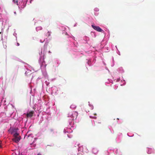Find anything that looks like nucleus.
I'll list each match as a JSON object with an SVG mask.
<instances>
[{
  "label": "nucleus",
  "instance_id": "f257e3e1",
  "mask_svg": "<svg viewBox=\"0 0 155 155\" xmlns=\"http://www.w3.org/2000/svg\"><path fill=\"white\" fill-rule=\"evenodd\" d=\"M14 138L12 139V140L16 143H18L21 140V137L19 135V134L18 133H15L14 134Z\"/></svg>",
  "mask_w": 155,
  "mask_h": 155
},
{
  "label": "nucleus",
  "instance_id": "f03ea898",
  "mask_svg": "<svg viewBox=\"0 0 155 155\" xmlns=\"http://www.w3.org/2000/svg\"><path fill=\"white\" fill-rule=\"evenodd\" d=\"M91 26L93 29L97 31L101 32L102 31V29L99 26H95L94 25H92Z\"/></svg>",
  "mask_w": 155,
  "mask_h": 155
},
{
  "label": "nucleus",
  "instance_id": "7ed1b4c3",
  "mask_svg": "<svg viewBox=\"0 0 155 155\" xmlns=\"http://www.w3.org/2000/svg\"><path fill=\"white\" fill-rule=\"evenodd\" d=\"M34 112L33 111H30L28 113H27L26 115L27 117H31L34 114Z\"/></svg>",
  "mask_w": 155,
  "mask_h": 155
},
{
  "label": "nucleus",
  "instance_id": "20e7f679",
  "mask_svg": "<svg viewBox=\"0 0 155 155\" xmlns=\"http://www.w3.org/2000/svg\"><path fill=\"white\" fill-rule=\"evenodd\" d=\"M78 116V113L76 112H73V114L71 115V117L74 118H76Z\"/></svg>",
  "mask_w": 155,
  "mask_h": 155
},
{
  "label": "nucleus",
  "instance_id": "39448f33",
  "mask_svg": "<svg viewBox=\"0 0 155 155\" xmlns=\"http://www.w3.org/2000/svg\"><path fill=\"white\" fill-rule=\"evenodd\" d=\"M13 1L14 3L18 5V0H13Z\"/></svg>",
  "mask_w": 155,
  "mask_h": 155
},
{
  "label": "nucleus",
  "instance_id": "423d86ee",
  "mask_svg": "<svg viewBox=\"0 0 155 155\" xmlns=\"http://www.w3.org/2000/svg\"><path fill=\"white\" fill-rule=\"evenodd\" d=\"M2 143V141L1 140H0V148H1L2 147V146L1 145Z\"/></svg>",
  "mask_w": 155,
  "mask_h": 155
},
{
  "label": "nucleus",
  "instance_id": "0eeeda50",
  "mask_svg": "<svg viewBox=\"0 0 155 155\" xmlns=\"http://www.w3.org/2000/svg\"><path fill=\"white\" fill-rule=\"evenodd\" d=\"M6 47H7L6 46V45H5V47H4V48H6Z\"/></svg>",
  "mask_w": 155,
  "mask_h": 155
},
{
  "label": "nucleus",
  "instance_id": "6e6552de",
  "mask_svg": "<svg viewBox=\"0 0 155 155\" xmlns=\"http://www.w3.org/2000/svg\"><path fill=\"white\" fill-rule=\"evenodd\" d=\"M41 155V154L40 153H38V155Z\"/></svg>",
  "mask_w": 155,
  "mask_h": 155
},
{
  "label": "nucleus",
  "instance_id": "1a4fd4ad",
  "mask_svg": "<svg viewBox=\"0 0 155 155\" xmlns=\"http://www.w3.org/2000/svg\"><path fill=\"white\" fill-rule=\"evenodd\" d=\"M17 45H18V46H19V44L18 43H17Z\"/></svg>",
  "mask_w": 155,
  "mask_h": 155
},
{
  "label": "nucleus",
  "instance_id": "9d476101",
  "mask_svg": "<svg viewBox=\"0 0 155 155\" xmlns=\"http://www.w3.org/2000/svg\"><path fill=\"white\" fill-rule=\"evenodd\" d=\"M14 14H16V12H14Z\"/></svg>",
  "mask_w": 155,
  "mask_h": 155
},
{
  "label": "nucleus",
  "instance_id": "9b49d317",
  "mask_svg": "<svg viewBox=\"0 0 155 155\" xmlns=\"http://www.w3.org/2000/svg\"><path fill=\"white\" fill-rule=\"evenodd\" d=\"M90 117L91 118H93V117H92L91 116H90Z\"/></svg>",
  "mask_w": 155,
  "mask_h": 155
},
{
  "label": "nucleus",
  "instance_id": "f8f14e48",
  "mask_svg": "<svg viewBox=\"0 0 155 155\" xmlns=\"http://www.w3.org/2000/svg\"><path fill=\"white\" fill-rule=\"evenodd\" d=\"M49 52V53H51V52H50V51H49V52Z\"/></svg>",
  "mask_w": 155,
  "mask_h": 155
},
{
  "label": "nucleus",
  "instance_id": "ddd939ff",
  "mask_svg": "<svg viewBox=\"0 0 155 155\" xmlns=\"http://www.w3.org/2000/svg\"><path fill=\"white\" fill-rule=\"evenodd\" d=\"M51 130V131H53V130Z\"/></svg>",
  "mask_w": 155,
  "mask_h": 155
},
{
  "label": "nucleus",
  "instance_id": "4468645a",
  "mask_svg": "<svg viewBox=\"0 0 155 155\" xmlns=\"http://www.w3.org/2000/svg\"><path fill=\"white\" fill-rule=\"evenodd\" d=\"M117 120H119V119L118 118H117Z\"/></svg>",
  "mask_w": 155,
  "mask_h": 155
}]
</instances>
